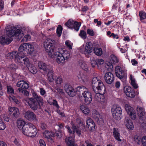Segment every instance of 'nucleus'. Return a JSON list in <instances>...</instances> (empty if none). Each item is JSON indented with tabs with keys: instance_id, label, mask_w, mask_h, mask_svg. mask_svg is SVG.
Returning a JSON list of instances; mask_svg holds the SVG:
<instances>
[{
	"instance_id": "obj_1",
	"label": "nucleus",
	"mask_w": 146,
	"mask_h": 146,
	"mask_svg": "<svg viewBox=\"0 0 146 146\" xmlns=\"http://www.w3.org/2000/svg\"><path fill=\"white\" fill-rule=\"evenodd\" d=\"M5 29L6 35L3 36L0 38V43L1 44H9L13 40L12 37L14 36L18 40H20L24 36L22 31L15 27L9 25L6 27Z\"/></svg>"
},
{
	"instance_id": "obj_2",
	"label": "nucleus",
	"mask_w": 146,
	"mask_h": 146,
	"mask_svg": "<svg viewBox=\"0 0 146 146\" xmlns=\"http://www.w3.org/2000/svg\"><path fill=\"white\" fill-rule=\"evenodd\" d=\"M24 56L20 54L17 51H14L9 53L7 55V58H12L14 59L15 62L20 65H25L27 67L31 64L29 59L27 58H24Z\"/></svg>"
},
{
	"instance_id": "obj_3",
	"label": "nucleus",
	"mask_w": 146,
	"mask_h": 146,
	"mask_svg": "<svg viewBox=\"0 0 146 146\" xmlns=\"http://www.w3.org/2000/svg\"><path fill=\"white\" fill-rule=\"evenodd\" d=\"M55 41L54 40L48 38L45 40L43 43L46 52H48L50 57H52L54 52L56 50L55 47Z\"/></svg>"
},
{
	"instance_id": "obj_4",
	"label": "nucleus",
	"mask_w": 146,
	"mask_h": 146,
	"mask_svg": "<svg viewBox=\"0 0 146 146\" xmlns=\"http://www.w3.org/2000/svg\"><path fill=\"white\" fill-rule=\"evenodd\" d=\"M54 55L57 56L56 61L58 64L64 63L65 60H68L70 56V53L67 50L59 51V49L58 50L54 53Z\"/></svg>"
},
{
	"instance_id": "obj_5",
	"label": "nucleus",
	"mask_w": 146,
	"mask_h": 146,
	"mask_svg": "<svg viewBox=\"0 0 146 146\" xmlns=\"http://www.w3.org/2000/svg\"><path fill=\"white\" fill-rule=\"evenodd\" d=\"M34 46L28 43H23L20 45L18 49L19 53L23 56L31 54L34 51Z\"/></svg>"
},
{
	"instance_id": "obj_6",
	"label": "nucleus",
	"mask_w": 146,
	"mask_h": 146,
	"mask_svg": "<svg viewBox=\"0 0 146 146\" xmlns=\"http://www.w3.org/2000/svg\"><path fill=\"white\" fill-rule=\"evenodd\" d=\"M76 92H81L84 91L82 95L84 98V101L87 104L90 103L92 100V96L91 93L89 92L86 87L83 86L77 87L76 89Z\"/></svg>"
},
{
	"instance_id": "obj_7",
	"label": "nucleus",
	"mask_w": 146,
	"mask_h": 146,
	"mask_svg": "<svg viewBox=\"0 0 146 146\" xmlns=\"http://www.w3.org/2000/svg\"><path fill=\"white\" fill-rule=\"evenodd\" d=\"M111 111L113 118L117 120L121 119L122 112L121 109L119 106L116 105L113 106Z\"/></svg>"
},
{
	"instance_id": "obj_8",
	"label": "nucleus",
	"mask_w": 146,
	"mask_h": 146,
	"mask_svg": "<svg viewBox=\"0 0 146 146\" xmlns=\"http://www.w3.org/2000/svg\"><path fill=\"white\" fill-rule=\"evenodd\" d=\"M28 104L30 108L34 110L40 108V104L33 98H29V101L28 102Z\"/></svg>"
},
{
	"instance_id": "obj_9",
	"label": "nucleus",
	"mask_w": 146,
	"mask_h": 146,
	"mask_svg": "<svg viewBox=\"0 0 146 146\" xmlns=\"http://www.w3.org/2000/svg\"><path fill=\"white\" fill-rule=\"evenodd\" d=\"M92 87L93 91L95 93H105L106 88L103 83H100L98 86H92Z\"/></svg>"
},
{
	"instance_id": "obj_10",
	"label": "nucleus",
	"mask_w": 146,
	"mask_h": 146,
	"mask_svg": "<svg viewBox=\"0 0 146 146\" xmlns=\"http://www.w3.org/2000/svg\"><path fill=\"white\" fill-rule=\"evenodd\" d=\"M91 44V43L90 42L86 43L84 51H82V48H80V52L82 53L85 54L86 55V56L87 58L89 57L88 54L91 53L92 52V46Z\"/></svg>"
},
{
	"instance_id": "obj_11",
	"label": "nucleus",
	"mask_w": 146,
	"mask_h": 146,
	"mask_svg": "<svg viewBox=\"0 0 146 146\" xmlns=\"http://www.w3.org/2000/svg\"><path fill=\"white\" fill-rule=\"evenodd\" d=\"M64 88L66 92L70 96L73 97L76 94L74 88L69 84H66Z\"/></svg>"
},
{
	"instance_id": "obj_12",
	"label": "nucleus",
	"mask_w": 146,
	"mask_h": 146,
	"mask_svg": "<svg viewBox=\"0 0 146 146\" xmlns=\"http://www.w3.org/2000/svg\"><path fill=\"white\" fill-rule=\"evenodd\" d=\"M125 109L127 113L133 120H135L136 118V114L134 109L128 105L125 106Z\"/></svg>"
},
{
	"instance_id": "obj_13",
	"label": "nucleus",
	"mask_w": 146,
	"mask_h": 146,
	"mask_svg": "<svg viewBox=\"0 0 146 146\" xmlns=\"http://www.w3.org/2000/svg\"><path fill=\"white\" fill-rule=\"evenodd\" d=\"M115 71L117 77L121 80H123L125 76V73L121 68L119 66H117L115 68Z\"/></svg>"
},
{
	"instance_id": "obj_14",
	"label": "nucleus",
	"mask_w": 146,
	"mask_h": 146,
	"mask_svg": "<svg viewBox=\"0 0 146 146\" xmlns=\"http://www.w3.org/2000/svg\"><path fill=\"white\" fill-rule=\"evenodd\" d=\"M124 90L126 95L128 97L134 98L135 96V93L134 90L128 86H125L124 88Z\"/></svg>"
},
{
	"instance_id": "obj_15",
	"label": "nucleus",
	"mask_w": 146,
	"mask_h": 146,
	"mask_svg": "<svg viewBox=\"0 0 146 146\" xmlns=\"http://www.w3.org/2000/svg\"><path fill=\"white\" fill-rule=\"evenodd\" d=\"M93 117L99 125H103L104 124V120L102 117L99 113L95 111L93 113Z\"/></svg>"
},
{
	"instance_id": "obj_16",
	"label": "nucleus",
	"mask_w": 146,
	"mask_h": 146,
	"mask_svg": "<svg viewBox=\"0 0 146 146\" xmlns=\"http://www.w3.org/2000/svg\"><path fill=\"white\" fill-rule=\"evenodd\" d=\"M35 125L30 123H27L24 126L22 132L23 134L26 136H28L29 133V131L33 128H35Z\"/></svg>"
},
{
	"instance_id": "obj_17",
	"label": "nucleus",
	"mask_w": 146,
	"mask_h": 146,
	"mask_svg": "<svg viewBox=\"0 0 146 146\" xmlns=\"http://www.w3.org/2000/svg\"><path fill=\"white\" fill-rule=\"evenodd\" d=\"M25 117L28 120L30 121H36V116L32 111H28L25 114Z\"/></svg>"
},
{
	"instance_id": "obj_18",
	"label": "nucleus",
	"mask_w": 146,
	"mask_h": 146,
	"mask_svg": "<svg viewBox=\"0 0 146 146\" xmlns=\"http://www.w3.org/2000/svg\"><path fill=\"white\" fill-rule=\"evenodd\" d=\"M104 78L106 82L109 84L112 83L114 80L113 74L110 72H108L105 74Z\"/></svg>"
},
{
	"instance_id": "obj_19",
	"label": "nucleus",
	"mask_w": 146,
	"mask_h": 146,
	"mask_svg": "<svg viewBox=\"0 0 146 146\" xmlns=\"http://www.w3.org/2000/svg\"><path fill=\"white\" fill-rule=\"evenodd\" d=\"M86 127H88L89 130L92 131L95 129V124L91 118L88 117L86 120Z\"/></svg>"
},
{
	"instance_id": "obj_20",
	"label": "nucleus",
	"mask_w": 146,
	"mask_h": 146,
	"mask_svg": "<svg viewBox=\"0 0 146 146\" xmlns=\"http://www.w3.org/2000/svg\"><path fill=\"white\" fill-rule=\"evenodd\" d=\"M137 110L139 119L143 120H145L146 118V113L143 108L142 107H137Z\"/></svg>"
},
{
	"instance_id": "obj_21",
	"label": "nucleus",
	"mask_w": 146,
	"mask_h": 146,
	"mask_svg": "<svg viewBox=\"0 0 146 146\" xmlns=\"http://www.w3.org/2000/svg\"><path fill=\"white\" fill-rule=\"evenodd\" d=\"M71 124L72 125V130L69 126L68 125H67L65 126V127L68 129V131L70 134H74L75 131L79 129V127L75 125L72 121H71Z\"/></svg>"
},
{
	"instance_id": "obj_22",
	"label": "nucleus",
	"mask_w": 146,
	"mask_h": 146,
	"mask_svg": "<svg viewBox=\"0 0 146 146\" xmlns=\"http://www.w3.org/2000/svg\"><path fill=\"white\" fill-rule=\"evenodd\" d=\"M38 66L40 69L42 70L45 72H47L52 68L50 65L42 62H40L38 63Z\"/></svg>"
},
{
	"instance_id": "obj_23",
	"label": "nucleus",
	"mask_w": 146,
	"mask_h": 146,
	"mask_svg": "<svg viewBox=\"0 0 146 146\" xmlns=\"http://www.w3.org/2000/svg\"><path fill=\"white\" fill-rule=\"evenodd\" d=\"M9 111L11 112V114L14 117L17 118L19 114L18 109L16 107L11 108L9 109Z\"/></svg>"
},
{
	"instance_id": "obj_24",
	"label": "nucleus",
	"mask_w": 146,
	"mask_h": 146,
	"mask_svg": "<svg viewBox=\"0 0 146 146\" xmlns=\"http://www.w3.org/2000/svg\"><path fill=\"white\" fill-rule=\"evenodd\" d=\"M17 87L23 89H28L29 87V84L23 80H20L18 82L17 84Z\"/></svg>"
},
{
	"instance_id": "obj_25",
	"label": "nucleus",
	"mask_w": 146,
	"mask_h": 146,
	"mask_svg": "<svg viewBox=\"0 0 146 146\" xmlns=\"http://www.w3.org/2000/svg\"><path fill=\"white\" fill-rule=\"evenodd\" d=\"M124 123L127 127L130 130H133L134 125L132 121L129 118H126L124 121Z\"/></svg>"
},
{
	"instance_id": "obj_26",
	"label": "nucleus",
	"mask_w": 146,
	"mask_h": 146,
	"mask_svg": "<svg viewBox=\"0 0 146 146\" xmlns=\"http://www.w3.org/2000/svg\"><path fill=\"white\" fill-rule=\"evenodd\" d=\"M43 136L48 139H50V140H53L52 137H54L55 135L54 133L49 132L48 130H45L43 132Z\"/></svg>"
},
{
	"instance_id": "obj_27",
	"label": "nucleus",
	"mask_w": 146,
	"mask_h": 146,
	"mask_svg": "<svg viewBox=\"0 0 146 146\" xmlns=\"http://www.w3.org/2000/svg\"><path fill=\"white\" fill-rule=\"evenodd\" d=\"M17 123L18 128L20 129H21L22 131L24 126L27 123H26L25 121L21 119H18L17 120Z\"/></svg>"
},
{
	"instance_id": "obj_28",
	"label": "nucleus",
	"mask_w": 146,
	"mask_h": 146,
	"mask_svg": "<svg viewBox=\"0 0 146 146\" xmlns=\"http://www.w3.org/2000/svg\"><path fill=\"white\" fill-rule=\"evenodd\" d=\"M113 135L115 138L119 141H121V140L120 138V133L118 132V129L115 128H113Z\"/></svg>"
},
{
	"instance_id": "obj_29",
	"label": "nucleus",
	"mask_w": 146,
	"mask_h": 146,
	"mask_svg": "<svg viewBox=\"0 0 146 146\" xmlns=\"http://www.w3.org/2000/svg\"><path fill=\"white\" fill-rule=\"evenodd\" d=\"M80 109L82 112L85 114H88L90 113L89 109L85 105H80Z\"/></svg>"
},
{
	"instance_id": "obj_30",
	"label": "nucleus",
	"mask_w": 146,
	"mask_h": 146,
	"mask_svg": "<svg viewBox=\"0 0 146 146\" xmlns=\"http://www.w3.org/2000/svg\"><path fill=\"white\" fill-rule=\"evenodd\" d=\"M47 72H48L47 76L48 80L50 82H52L54 81V79L53 77L54 71L52 68H51V69H50Z\"/></svg>"
},
{
	"instance_id": "obj_31",
	"label": "nucleus",
	"mask_w": 146,
	"mask_h": 146,
	"mask_svg": "<svg viewBox=\"0 0 146 146\" xmlns=\"http://www.w3.org/2000/svg\"><path fill=\"white\" fill-rule=\"evenodd\" d=\"M96 94L94 96V98L98 102H102V101L103 99L104 98V96L102 94L104 93H95Z\"/></svg>"
},
{
	"instance_id": "obj_32",
	"label": "nucleus",
	"mask_w": 146,
	"mask_h": 146,
	"mask_svg": "<svg viewBox=\"0 0 146 146\" xmlns=\"http://www.w3.org/2000/svg\"><path fill=\"white\" fill-rule=\"evenodd\" d=\"M29 71L33 74H36L37 72V70L33 64H31L27 67Z\"/></svg>"
},
{
	"instance_id": "obj_33",
	"label": "nucleus",
	"mask_w": 146,
	"mask_h": 146,
	"mask_svg": "<svg viewBox=\"0 0 146 146\" xmlns=\"http://www.w3.org/2000/svg\"><path fill=\"white\" fill-rule=\"evenodd\" d=\"M34 99L36 100V101L38 102L39 104L40 103L41 105L43 104V99L42 98L39 96L38 95L34 93L33 94Z\"/></svg>"
},
{
	"instance_id": "obj_34",
	"label": "nucleus",
	"mask_w": 146,
	"mask_h": 146,
	"mask_svg": "<svg viewBox=\"0 0 146 146\" xmlns=\"http://www.w3.org/2000/svg\"><path fill=\"white\" fill-rule=\"evenodd\" d=\"M27 136L30 137H35L37 134V131L36 128L35 126V128H33L29 131Z\"/></svg>"
},
{
	"instance_id": "obj_35",
	"label": "nucleus",
	"mask_w": 146,
	"mask_h": 146,
	"mask_svg": "<svg viewBox=\"0 0 146 146\" xmlns=\"http://www.w3.org/2000/svg\"><path fill=\"white\" fill-rule=\"evenodd\" d=\"M74 141V138L72 137H70L68 138H66L65 139V141L66 143L67 146H69L75 144Z\"/></svg>"
},
{
	"instance_id": "obj_36",
	"label": "nucleus",
	"mask_w": 146,
	"mask_h": 146,
	"mask_svg": "<svg viewBox=\"0 0 146 146\" xmlns=\"http://www.w3.org/2000/svg\"><path fill=\"white\" fill-rule=\"evenodd\" d=\"M74 21L72 19H69L65 23V25L69 29H72L73 28V24Z\"/></svg>"
},
{
	"instance_id": "obj_37",
	"label": "nucleus",
	"mask_w": 146,
	"mask_h": 146,
	"mask_svg": "<svg viewBox=\"0 0 146 146\" xmlns=\"http://www.w3.org/2000/svg\"><path fill=\"white\" fill-rule=\"evenodd\" d=\"M102 83L100 80L98 79L97 77L93 78L92 80V86H98L99 84Z\"/></svg>"
},
{
	"instance_id": "obj_38",
	"label": "nucleus",
	"mask_w": 146,
	"mask_h": 146,
	"mask_svg": "<svg viewBox=\"0 0 146 146\" xmlns=\"http://www.w3.org/2000/svg\"><path fill=\"white\" fill-rule=\"evenodd\" d=\"M130 76L131 85L134 88L136 89L137 88L138 86L136 83L135 79L131 74H130Z\"/></svg>"
},
{
	"instance_id": "obj_39",
	"label": "nucleus",
	"mask_w": 146,
	"mask_h": 146,
	"mask_svg": "<svg viewBox=\"0 0 146 146\" xmlns=\"http://www.w3.org/2000/svg\"><path fill=\"white\" fill-rule=\"evenodd\" d=\"M79 65L81 68L84 70L87 71L88 70L87 64L84 61H80L79 63Z\"/></svg>"
},
{
	"instance_id": "obj_40",
	"label": "nucleus",
	"mask_w": 146,
	"mask_h": 146,
	"mask_svg": "<svg viewBox=\"0 0 146 146\" xmlns=\"http://www.w3.org/2000/svg\"><path fill=\"white\" fill-rule=\"evenodd\" d=\"M73 25V28L77 31H78L79 30L80 27L81 26V23L74 21V23Z\"/></svg>"
},
{
	"instance_id": "obj_41",
	"label": "nucleus",
	"mask_w": 146,
	"mask_h": 146,
	"mask_svg": "<svg viewBox=\"0 0 146 146\" xmlns=\"http://www.w3.org/2000/svg\"><path fill=\"white\" fill-rule=\"evenodd\" d=\"M94 52L96 55L98 56L101 55L102 53V49L100 48H95L94 49Z\"/></svg>"
},
{
	"instance_id": "obj_42",
	"label": "nucleus",
	"mask_w": 146,
	"mask_h": 146,
	"mask_svg": "<svg viewBox=\"0 0 146 146\" xmlns=\"http://www.w3.org/2000/svg\"><path fill=\"white\" fill-rule=\"evenodd\" d=\"M79 35L84 39H86L87 37L86 33L84 30H81L80 31Z\"/></svg>"
},
{
	"instance_id": "obj_43",
	"label": "nucleus",
	"mask_w": 146,
	"mask_h": 146,
	"mask_svg": "<svg viewBox=\"0 0 146 146\" xmlns=\"http://www.w3.org/2000/svg\"><path fill=\"white\" fill-rule=\"evenodd\" d=\"M62 27L60 25H59L57 27L56 30V33L58 37L61 36L62 32Z\"/></svg>"
},
{
	"instance_id": "obj_44",
	"label": "nucleus",
	"mask_w": 146,
	"mask_h": 146,
	"mask_svg": "<svg viewBox=\"0 0 146 146\" xmlns=\"http://www.w3.org/2000/svg\"><path fill=\"white\" fill-rule=\"evenodd\" d=\"M139 15L141 21L146 18V13L144 12L140 11L139 12Z\"/></svg>"
},
{
	"instance_id": "obj_45",
	"label": "nucleus",
	"mask_w": 146,
	"mask_h": 146,
	"mask_svg": "<svg viewBox=\"0 0 146 146\" xmlns=\"http://www.w3.org/2000/svg\"><path fill=\"white\" fill-rule=\"evenodd\" d=\"M6 127V125L1 117H0V130H4Z\"/></svg>"
},
{
	"instance_id": "obj_46",
	"label": "nucleus",
	"mask_w": 146,
	"mask_h": 146,
	"mask_svg": "<svg viewBox=\"0 0 146 146\" xmlns=\"http://www.w3.org/2000/svg\"><path fill=\"white\" fill-rule=\"evenodd\" d=\"M7 92L8 94L11 95L14 94V90L11 86H7Z\"/></svg>"
},
{
	"instance_id": "obj_47",
	"label": "nucleus",
	"mask_w": 146,
	"mask_h": 146,
	"mask_svg": "<svg viewBox=\"0 0 146 146\" xmlns=\"http://www.w3.org/2000/svg\"><path fill=\"white\" fill-rule=\"evenodd\" d=\"M8 68L12 71L15 70L17 69V66L15 64H11L9 65Z\"/></svg>"
},
{
	"instance_id": "obj_48",
	"label": "nucleus",
	"mask_w": 146,
	"mask_h": 146,
	"mask_svg": "<svg viewBox=\"0 0 146 146\" xmlns=\"http://www.w3.org/2000/svg\"><path fill=\"white\" fill-rule=\"evenodd\" d=\"M31 39V36L29 35H25L21 40L22 42H26L28 40H30Z\"/></svg>"
},
{
	"instance_id": "obj_49",
	"label": "nucleus",
	"mask_w": 146,
	"mask_h": 146,
	"mask_svg": "<svg viewBox=\"0 0 146 146\" xmlns=\"http://www.w3.org/2000/svg\"><path fill=\"white\" fill-rule=\"evenodd\" d=\"M111 61L113 62V63H116L118 62V60L117 57L114 55H111Z\"/></svg>"
},
{
	"instance_id": "obj_50",
	"label": "nucleus",
	"mask_w": 146,
	"mask_h": 146,
	"mask_svg": "<svg viewBox=\"0 0 146 146\" xmlns=\"http://www.w3.org/2000/svg\"><path fill=\"white\" fill-rule=\"evenodd\" d=\"M80 78L84 82L87 80V77L84 74H80L79 75V78Z\"/></svg>"
},
{
	"instance_id": "obj_51",
	"label": "nucleus",
	"mask_w": 146,
	"mask_h": 146,
	"mask_svg": "<svg viewBox=\"0 0 146 146\" xmlns=\"http://www.w3.org/2000/svg\"><path fill=\"white\" fill-rule=\"evenodd\" d=\"M134 141L138 144H140L141 142V138L140 137L137 135H135L134 137Z\"/></svg>"
},
{
	"instance_id": "obj_52",
	"label": "nucleus",
	"mask_w": 146,
	"mask_h": 146,
	"mask_svg": "<svg viewBox=\"0 0 146 146\" xmlns=\"http://www.w3.org/2000/svg\"><path fill=\"white\" fill-rule=\"evenodd\" d=\"M90 63L91 65L93 67H94L96 65H97V60H95L92 59H90Z\"/></svg>"
},
{
	"instance_id": "obj_53",
	"label": "nucleus",
	"mask_w": 146,
	"mask_h": 146,
	"mask_svg": "<svg viewBox=\"0 0 146 146\" xmlns=\"http://www.w3.org/2000/svg\"><path fill=\"white\" fill-rule=\"evenodd\" d=\"M40 94L42 96H46V91L43 88H40Z\"/></svg>"
},
{
	"instance_id": "obj_54",
	"label": "nucleus",
	"mask_w": 146,
	"mask_h": 146,
	"mask_svg": "<svg viewBox=\"0 0 146 146\" xmlns=\"http://www.w3.org/2000/svg\"><path fill=\"white\" fill-rule=\"evenodd\" d=\"M87 33L88 34L91 36H93L94 35V32L92 29H88L87 30Z\"/></svg>"
},
{
	"instance_id": "obj_55",
	"label": "nucleus",
	"mask_w": 146,
	"mask_h": 146,
	"mask_svg": "<svg viewBox=\"0 0 146 146\" xmlns=\"http://www.w3.org/2000/svg\"><path fill=\"white\" fill-rule=\"evenodd\" d=\"M52 104L53 105L55 106L57 109H59L60 107L58 104L57 101L56 100H53Z\"/></svg>"
},
{
	"instance_id": "obj_56",
	"label": "nucleus",
	"mask_w": 146,
	"mask_h": 146,
	"mask_svg": "<svg viewBox=\"0 0 146 146\" xmlns=\"http://www.w3.org/2000/svg\"><path fill=\"white\" fill-rule=\"evenodd\" d=\"M141 142L143 146H146V136H144L141 139Z\"/></svg>"
},
{
	"instance_id": "obj_57",
	"label": "nucleus",
	"mask_w": 146,
	"mask_h": 146,
	"mask_svg": "<svg viewBox=\"0 0 146 146\" xmlns=\"http://www.w3.org/2000/svg\"><path fill=\"white\" fill-rule=\"evenodd\" d=\"M9 100H12L14 102H15L16 104H17L18 103V100L15 98L14 96H9Z\"/></svg>"
},
{
	"instance_id": "obj_58",
	"label": "nucleus",
	"mask_w": 146,
	"mask_h": 146,
	"mask_svg": "<svg viewBox=\"0 0 146 146\" xmlns=\"http://www.w3.org/2000/svg\"><path fill=\"white\" fill-rule=\"evenodd\" d=\"M61 131L59 130L58 131H56L55 133L56 135V136L58 137L59 138H61Z\"/></svg>"
},
{
	"instance_id": "obj_59",
	"label": "nucleus",
	"mask_w": 146,
	"mask_h": 146,
	"mask_svg": "<svg viewBox=\"0 0 146 146\" xmlns=\"http://www.w3.org/2000/svg\"><path fill=\"white\" fill-rule=\"evenodd\" d=\"M66 46H67L70 49H72V46L71 45L70 42L66 40L65 42Z\"/></svg>"
},
{
	"instance_id": "obj_60",
	"label": "nucleus",
	"mask_w": 146,
	"mask_h": 146,
	"mask_svg": "<svg viewBox=\"0 0 146 146\" xmlns=\"http://www.w3.org/2000/svg\"><path fill=\"white\" fill-rule=\"evenodd\" d=\"M62 82V79L60 77H58L56 80L57 84H60Z\"/></svg>"
},
{
	"instance_id": "obj_61",
	"label": "nucleus",
	"mask_w": 146,
	"mask_h": 146,
	"mask_svg": "<svg viewBox=\"0 0 146 146\" xmlns=\"http://www.w3.org/2000/svg\"><path fill=\"white\" fill-rule=\"evenodd\" d=\"M97 65H101L103 64L104 61L102 59H97Z\"/></svg>"
},
{
	"instance_id": "obj_62",
	"label": "nucleus",
	"mask_w": 146,
	"mask_h": 146,
	"mask_svg": "<svg viewBox=\"0 0 146 146\" xmlns=\"http://www.w3.org/2000/svg\"><path fill=\"white\" fill-rule=\"evenodd\" d=\"M40 146H46V144L44 141L42 139H40L39 141Z\"/></svg>"
},
{
	"instance_id": "obj_63",
	"label": "nucleus",
	"mask_w": 146,
	"mask_h": 146,
	"mask_svg": "<svg viewBox=\"0 0 146 146\" xmlns=\"http://www.w3.org/2000/svg\"><path fill=\"white\" fill-rule=\"evenodd\" d=\"M4 2L3 1H0V10H1L4 7Z\"/></svg>"
},
{
	"instance_id": "obj_64",
	"label": "nucleus",
	"mask_w": 146,
	"mask_h": 146,
	"mask_svg": "<svg viewBox=\"0 0 146 146\" xmlns=\"http://www.w3.org/2000/svg\"><path fill=\"white\" fill-rule=\"evenodd\" d=\"M41 127L43 129H45L46 127V125L44 123H42L41 124Z\"/></svg>"
}]
</instances>
